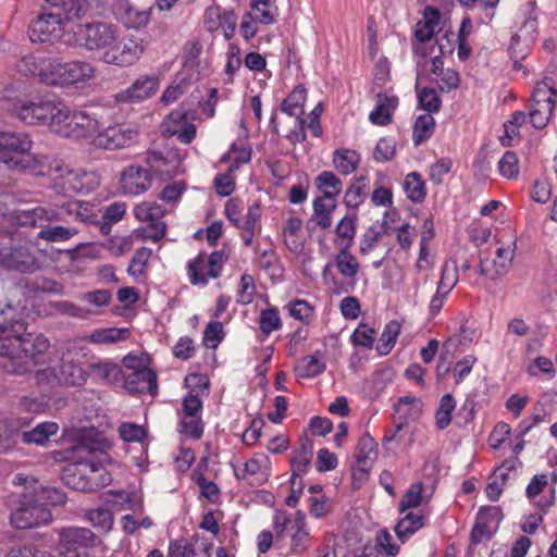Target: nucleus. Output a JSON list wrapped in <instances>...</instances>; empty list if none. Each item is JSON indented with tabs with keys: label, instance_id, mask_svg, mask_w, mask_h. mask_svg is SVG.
I'll list each match as a JSON object with an SVG mask.
<instances>
[{
	"label": "nucleus",
	"instance_id": "obj_26",
	"mask_svg": "<svg viewBox=\"0 0 557 557\" xmlns=\"http://www.w3.org/2000/svg\"><path fill=\"white\" fill-rule=\"evenodd\" d=\"M261 208L258 203L249 206L246 214L242 216L235 226L240 230V238L246 247L252 245L256 234L261 231Z\"/></svg>",
	"mask_w": 557,
	"mask_h": 557
},
{
	"label": "nucleus",
	"instance_id": "obj_20",
	"mask_svg": "<svg viewBox=\"0 0 557 557\" xmlns=\"http://www.w3.org/2000/svg\"><path fill=\"white\" fill-rule=\"evenodd\" d=\"M166 210L157 202L145 201L137 205L134 209L135 218L140 222H147L150 230L148 237L153 242H159L166 233V225L162 221Z\"/></svg>",
	"mask_w": 557,
	"mask_h": 557
},
{
	"label": "nucleus",
	"instance_id": "obj_61",
	"mask_svg": "<svg viewBox=\"0 0 557 557\" xmlns=\"http://www.w3.org/2000/svg\"><path fill=\"white\" fill-rule=\"evenodd\" d=\"M34 496L39 504L47 508L49 506H62L66 503L65 494L55 487H41L39 491H36Z\"/></svg>",
	"mask_w": 557,
	"mask_h": 557
},
{
	"label": "nucleus",
	"instance_id": "obj_25",
	"mask_svg": "<svg viewBox=\"0 0 557 557\" xmlns=\"http://www.w3.org/2000/svg\"><path fill=\"white\" fill-rule=\"evenodd\" d=\"M535 29L536 22L534 20H529L524 22L519 33L515 34L511 37L509 51L516 62L518 60L524 59L528 55L534 42L533 33L535 32Z\"/></svg>",
	"mask_w": 557,
	"mask_h": 557
},
{
	"label": "nucleus",
	"instance_id": "obj_24",
	"mask_svg": "<svg viewBox=\"0 0 557 557\" xmlns=\"http://www.w3.org/2000/svg\"><path fill=\"white\" fill-rule=\"evenodd\" d=\"M61 178L66 190L77 194H88L100 185L99 175L86 170H66Z\"/></svg>",
	"mask_w": 557,
	"mask_h": 557
},
{
	"label": "nucleus",
	"instance_id": "obj_54",
	"mask_svg": "<svg viewBox=\"0 0 557 557\" xmlns=\"http://www.w3.org/2000/svg\"><path fill=\"white\" fill-rule=\"evenodd\" d=\"M187 185L184 181H174L166 184L159 193V198L172 208L176 207L181 201Z\"/></svg>",
	"mask_w": 557,
	"mask_h": 557
},
{
	"label": "nucleus",
	"instance_id": "obj_48",
	"mask_svg": "<svg viewBox=\"0 0 557 557\" xmlns=\"http://www.w3.org/2000/svg\"><path fill=\"white\" fill-rule=\"evenodd\" d=\"M146 163L147 168L150 170L151 177L153 175L173 177L176 174L174 166H171L170 162L160 152H148Z\"/></svg>",
	"mask_w": 557,
	"mask_h": 557
},
{
	"label": "nucleus",
	"instance_id": "obj_12",
	"mask_svg": "<svg viewBox=\"0 0 557 557\" xmlns=\"http://www.w3.org/2000/svg\"><path fill=\"white\" fill-rule=\"evenodd\" d=\"M137 126L131 123H114L98 129L94 136L92 145L103 150H119L133 146L138 138Z\"/></svg>",
	"mask_w": 557,
	"mask_h": 557
},
{
	"label": "nucleus",
	"instance_id": "obj_58",
	"mask_svg": "<svg viewBox=\"0 0 557 557\" xmlns=\"http://www.w3.org/2000/svg\"><path fill=\"white\" fill-rule=\"evenodd\" d=\"M422 492L423 486L421 483L410 485L399 502V512L405 513L418 508L422 503Z\"/></svg>",
	"mask_w": 557,
	"mask_h": 557
},
{
	"label": "nucleus",
	"instance_id": "obj_30",
	"mask_svg": "<svg viewBox=\"0 0 557 557\" xmlns=\"http://www.w3.org/2000/svg\"><path fill=\"white\" fill-rule=\"evenodd\" d=\"M17 223L22 226L40 227L57 220V213L53 210L42 207H36L30 210H21L16 214Z\"/></svg>",
	"mask_w": 557,
	"mask_h": 557
},
{
	"label": "nucleus",
	"instance_id": "obj_21",
	"mask_svg": "<svg viewBox=\"0 0 557 557\" xmlns=\"http://www.w3.org/2000/svg\"><path fill=\"white\" fill-rule=\"evenodd\" d=\"M120 186L124 194L138 196L152 186L150 170L147 166L131 164L120 174Z\"/></svg>",
	"mask_w": 557,
	"mask_h": 557
},
{
	"label": "nucleus",
	"instance_id": "obj_2",
	"mask_svg": "<svg viewBox=\"0 0 557 557\" xmlns=\"http://www.w3.org/2000/svg\"><path fill=\"white\" fill-rule=\"evenodd\" d=\"M16 70L25 76L37 77L50 87L84 88L95 79L97 69L86 60L64 61L61 58L23 55L16 62Z\"/></svg>",
	"mask_w": 557,
	"mask_h": 557
},
{
	"label": "nucleus",
	"instance_id": "obj_64",
	"mask_svg": "<svg viewBox=\"0 0 557 557\" xmlns=\"http://www.w3.org/2000/svg\"><path fill=\"white\" fill-rule=\"evenodd\" d=\"M255 294L256 285L253 277L247 273L243 274L236 294V302L238 305H249L252 302Z\"/></svg>",
	"mask_w": 557,
	"mask_h": 557
},
{
	"label": "nucleus",
	"instance_id": "obj_23",
	"mask_svg": "<svg viewBox=\"0 0 557 557\" xmlns=\"http://www.w3.org/2000/svg\"><path fill=\"white\" fill-rule=\"evenodd\" d=\"M122 380L125 389L132 394L148 392L154 396L158 393L157 373L148 367L138 368L126 376L122 374Z\"/></svg>",
	"mask_w": 557,
	"mask_h": 557
},
{
	"label": "nucleus",
	"instance_id": "obj_49",
	"mask_svg": "<svg viewBox=\"0 0 557 557\" xmlns=\"http://www.w3.org/2000/svg\"><path fill=\"white\" fill-rule=\"evenodd\" d=\"M251 159V149L247 147H238L237 144H232L230 150L222 156L221 162H231L228 172L237 171L243 164H246Z\"/></svg>",
	"mask_w": 557,
	"mask_h": 557
},
{
	"label": "nucleus",
	"instance_id": "obj_42",
	"mask_svg": "<svg viewBox=\"0 0 557 557\" xmlns=\"http://www.w3.org/2000/svg\"><path fill=\"white\" fill-rule=\"evenodd\" d=\"M403 188L407 198L414 203H421L425 199V183L417 172H411L405 177Z\"/></svg>",
	"mask_w": 557,
	"mask_h": 557
},
{
	"label": "nucleus",
	"instance_id": "obj_17",
	"mask_svg": "<svg viewBox=\"0 0 557 557\" xmlns=\"http://www.w3.org/2000/svg\"><path fill=\"white\" fill-rule=\"evenodd\" d=\"M70 30H65L63 21L60 15L53 13H44L34 20L29 25V39L33 42L54 44Z\"/></svg>",
	"mask_w": 557,
	"mask_h": 557
},
{
	"label": "nucleus",
	"instance_id": "obj_29",
	"mask_svg": "<svg viewBox=\"0 0 557 557\" xmlns=\"http://www.w3.org/2000/svg\"><path fill=\"white\" fill-rule=\"evenodd\" d=\"M158 87L159 81L157 77L144 76L134 82L132 86L121 95V98L132 102L140 101L153 95Z\"/></svg>",
	"mask_w": 557,
	"mask_h": 557
},
{
	"label": "nucleus",
	"instance_id": "obj_47",
	"mask_svg": "<svg viewBox=\"0 0 557 557\" xmlns=\"http://www.w3.org/2000/svg\"><path fill=\"white\" fill-rule=\"evenodd\" d=\"M367 178L364 176L354 178L344 196V203L348 208L358 209L367 197Z\"/></svg>",
	"mask_w": 557,
	"mask_h": 557
},
{
	"label": "nucleus",
	"instance_id": "obj_41",
	"mask_svg": "<svg viewBox=\"0 0 557 557\" xmlns=\"http://www.w3.org/2000/svg\"><path fill=\"white\" fill-rule=\"evenodd\" d=\"M326 366L322 355L314 354L305 356L296 367V373L299 377H314L325 370Z\"/></svg>",
	"mask_w": 557,
	"mask_h": 557
},
{
	"label": "nucleus",
	"instance_id": "obj_60",
	"mask_svg": "<svg viewBox=\"0 0 557 557\" xmlns=\"http://www.w3.org/2000/svg\"><path fill=\"white\" fill-rule=\"evenodd\" d=\"M52 307L57 312L61 314L76 318L79 320H87L94 314V312L90 309L79 307L67 300L54 301L52 302Z\"/></svg>",
	"mask_w": 557,
	"mask_h": 557
},
{
	"label": "nucleus",
	"instance_id": "obj_37",
	"mask_svg": "<svg viewBox=\"0 0 557 557\" xmlns=\"http://www.w3.org/2000/svg\"><path fill=\"white\" fill-rule=\"evenodd\" d=\"M59 426L55 422L46 421L37 424L30 431L22 432V441L25 444L44 445L49 437L57 434Z\"/></svg>",
	"mask_w": 557,
	"mask_h": 557
},
{
	"label": "nucleus",
	"instance_id": "obj_3",
	"mask_svg": "<svg viewBox=\"0 0 557 557\" xmlns=\"http://www.w3.org/2000/svg\"><path fill=\"white\" fill-rule=\"evenodd\" d=\"M78 459L67 465L62 472L63 482L73 490L92 492L112 482L106 465L111 458L95 445L81 444L75 447Z\"/></svg>",
	"mask_w": 557,
	"mask_h": 557
},
{
	"label": "nucleus",
	"instance_id": "obj_39",
	"mask_svg": "<svg viewBox=\"0 0 557 557\" xmlns=\"http://www.w3.org/2000/svg\"><path fill=\"white\" fill-rule=\"evenodd\" d=\"M251 10L253 18L263 25H270L275 22L278 15V8L273 0H251Z\"/></svg>",
	"mask_w": 557,
	"mask_h": 557
},
{
	"label": "nucleus",
	"instance_id": "obj_53",
	"mask_svg": "<svg viewBox=\"0 0 557 557\" xmlns=\"http://www.w3.org/2000/svg\"><path fill=\"white\" fill-rule=\"evenodd\" d=\"M77 233V230L74 227H65V226H52L49 227L45 224V226L38 232L37 237L50 243H62L72 238Z\"/></svg>",
	"mask_w": 557,
	"mask_h": 557
},
{
	"label": "nucleus",
	"instance_id": "obj_63",
	"mask_svg": "<svg viewBox=\"0 0 557 557\" xmlns=\"http://www.w3.org/2000/svg\"><path fill=\"white\" fill-rule=\"evenodd\" d=\"M459 281L458 276V268L455 262H445L442 272L441 277L437 283V288L444 292H451L455 286L457 285Z\"/></svg>",
	"mask_w": 557,
	"mask_h": 557
},
{
	"label": "nucleus",
	"instance_id": "obj_43",
	"mask_svg": "<svg viewBox=\"0 0 557 557\" xmlns=\"http://www.w3.org/2000/svg\"><path fill=\"white\" fill-rule=\"evenodd\" d=\"M491 522V512L481 509L470 534L473 544H480L484 540H490L493 536L495 531L492 530Z\"/></svg>",
	"mask_w": 557,
	"mask_h": 557
},
{
	"label": "nucleus",
	"instance_id": "obj_7",
	"mask_svg": "<svg viewBox=\"0 0 557 557\" xmlns=\"http://www.w3.org/2000/svg\"><path fill=\"white\" fill-rule=\"evenodd\" d=\"M63 102L48 97L18 99L13 104L15 116L27 125H46L53 133V122Z\"/></svg>",
	"mask_w": 557,
	"mask_h": 557
},
{
	"label": "nucleus",
	"instance_id": "obj_8",
	"mask_svg": "<svg viewBox=\"0 0 557 557\" xmlns=\"http://www.w3.org/2000/svg\"><path fill=\"white\" fill-rule=\"evenodd\" d=\"M33 140L26 133L0 132V161L13 169H29Z\"/></svg>",
	"mask_w": 557,
	"mask_h": 557
},
{
	"label": "nucleus",
	"instance_id": "obj_51",
	"mask_svg": "<svg viewBox=\"0 0 557 557\" xmlns=\"http://www.w3.org/2000/svg\"><path fill=\"white\" fill-rule=\"evenodd\" d=\"M284 308L292 318L302 323H309L314 314L313 306L305 299L290 300Z\"/></svg>",
	"mask_w": 557,
	"mask_h": 557
},
{
	"label": "nucleus",
	"instance_id": "obj_50",
	"mask_svg": "<svg viewBox=\"0 0 557 557\" xmlns=\"http://www.w3.org/2000/svg\"><path fill=\"white\" fill-rule=\"evenodd\" d=\"M456 408V400L451 394H445L440 400L435 412V424L438 430L446 429L451 422L453 411Z\"/></svg>",
	"mask_w": 557,
	"mask_h": 557
},
{
	"label": "nucleus",
	"instance_id": "obj_4",
	"mask_svg": "<svg viewBox=\"0 0 557 557\" xmlns=\"http://www.w3.org/2000/svg\"><path fill=\"white\" fill-rule=\"evenodd\" d=\"M359 272L360 263L350 249H339L333 262L324 265L322 280L332 294H350L357 286Z\"/></svg>",
	"mask_w": 557,
	"mask_h": 557
},
{
	"label": "nucleus",
	"instance_id": "obj_35",
	"mask_svg": "<svg viewBox=\"0 0 557 557\" xmlns=\"http://www.w3.org/2000/svg\"><path fill=\"white\" fill-rule=\"evenodd\" d=\"M131 332L126 327H101L96 329L86 339L96 345H109L125 341Z\"/></svg>",
	"mask_w": 557,
	"mask_h": 557
},
{
	"label": "nucleus",
	"instance_id": "obj_22",
	"mask_svg": "<svg viewBox=\"0 0 557 557\" xmlns=\"http://www.w3.org/2000/svg\"><path fill=\"white\" fill-rule=\"evenodd\" d=\"M112 14L126 28H141L150 21L151 9H138L129 0H113Z\"/></svg>",
	"mask_w": 557,
	"mask_h": 557
},
{
	"label": "nucleus",
	"instance_id": "obj_57",
	"mask_svg": "<svg viewBox=\"0 0 557 557\" xmlns=\"http://www.w3.org/2000/svg\"><path fill=\"white\" fill-rule=\"evenodd\" d=\"M375 330L369 326L367 323H359L350 335V343L355 347H362L366 349H372L375 341Z\"/></svg>",
	"mask_w": 557,
	"mask_h": 557
},
{
	"label": "nucleus",
	"instance_id": "obj_28",
	"mask_svg": "<svg viewBox=\"0 0 557 557\" xmlns=\"http://www.w3.org/2000/svg\"><path fill=\"white\" fill-rule=\"evenodd\" d=\"M89 377L96 382L113 384L122 380V369L119 364L108 361L99 360L88 366Z\"/></svg>",
	"mask_w": 557,
	"mask_h": 557
},
{
	"label": "nucleus",
	"instance_id": "obj_6",
	"mask_svg": "<svg viewBox=\"0 0 557 557\" xmlns=\"http://www.w3.org/2000/svg\"><path fill=\"white\" fill-rule=\"evenodd\" d=\"M117 27L112 23L96 21L78 24L66 34L64 42L87 51H102L114 41Z\"/></svg>",
	"mask_w": 557,
	"mask_h": 557
},
{
	"label": "nucleus",
	"instance_id": "obj_1",
	"mask_svg": "<svg viewBox=\"0 0 557 557\" xmlns=\"http://www.w3.org/2000/svg\"><path fill=\"white\" fill-rule=\"evenodd\" d=\"M4 311L0 312V356L8 357L7 371L15 374H34L37 384L84 385L89 369L84 368L81 359L85 349L76 345L66 348L61 358L60 373L51 366L50 343L42 334L25 333L22 321L3 322Z\"/></svg>",
	"mask_w": 557,
	"mask_h": 557
},
{
	"label": "nucleus",
	"instance_id": "obj_33",
	"mask_svg": "<svg viewBox=\"0 0 557 557\" xmlns=\"http://www.w3.org/2000/svg\"><path fill=\"white\" fill-rule=\"evenodd\" d=\"M284 245L292 252L298 253L304 248L302 221L300 218L290 216L286 220L282 232Z\"/></svg>",
	"mask_w": 557,
	"mask_h": 557
},
{
	"label": "nucleus",
	"instance_id": "obj_40",
	"mask_svg": "<svg viewBox=\"0 0 557 557\" xmlns=\"http://www.w3.org/2000/svg\"><path fill=\"white\" fill-rule=\"evenodd\" d=\"M401 325L397 320L387 322L376 345V351L380 356L388 355L394 348L400 334Z\"/></svg>",
	"mask_w": 557,
	"mask_h": 557
},
{
	"label": "nucleus",
	"instance_id": "obj_62",
	"mask_svg": "<svg viewBox=\"0 0 557 557\" xmlns=\"http://www.w3.org/2000/svg\"><path fill=\"white\" fill-rule=\"evenodd\" d=\"M441 98L433 88L424 87L418 91L419 108L426 111V114L435 113L441 108Z\"/></svg>",
	"mask_w": 557,
	"mask_h": 557
},
{
	"label": "nucleus",
	"instance_id": "obj_11",
	"mask_svg": "<svg viewBox=\"0 0 557 557\" xmlns=\"http://www.w3.org/2000/svg\"><path fill=\"white\" fill-rule=\"evenodd\" d=\"M227 256L222 250H215L210 255L200 252L187 263V276L191 285L206 286L209 278H218L223 270Z\"/></svg>",
	"mask_w": 557,
	"mask_h": 557
},
{
	"label": "nucleus",
	"instance_id": "obj_34",
	"mask_svg": "<svg viewBox=\"0 0 557 557\" xmlns=\"http://www.w3.org/2000/svg\"><path fill=\"white\" fill-rule=\"evenodd\" d=\"M397 107V98L377 95L376 106L369 114V120L374 125H386L392 120V113Z\"/></svg>",
	"mask_w": 557,
	"mask_h": 557
},
{
	"label": "nucleus",
	"instance_id": "obj_5",
	"mask_svg": "<svg viewBox=\"0 0 557 557\" xmlns=\"http://www.w3.org/2000/svg\"><path fill=\"white\" fill-rule=\"evenodd\" d=\"M99 127L100 122L95 114L72 109L64 103L53 122V133L58 136L73 140H90L91 144Z\"/></svg>",
	"mask_w": 557,
	"mask_h": 557
},
{
	"label": "nucleus",
	"instance_id": "obj_52",
	"mask_svg": "<svg viewBox=\"0 0 557 557\" xmlns=\"http://www.w3.org/2000/svg\"><path fill=\"white\" fill-rule=\"evenodd\" d=\"M89 0H69L62 7L64 20L67 23H74L82 20L90 11Z\"/></svg>",
	"mask_w": 557,
	"mask_h": 557
},
{
	"label": "nucleus",
	"instance_id": "obj_44",
	"mask_svg": "<svg viewBox=\"0 0 557 557\" xmlns=\"http://www.w3.org/2000/svg\"><path fill=\"white\" fill-rule=\"evenodd\" d=\"M377 445L375 441L369 435L363 434L356 446V458L358 465L371 466L376 459Z\"/></svg>",
	"mask_w": 557,
	"mask_h": 557
},
{
	"label": "nucleus",
	"instance_id": "obj_46",
	"mask_svg": "<svg viewBox=\"0 0 557 557\" xmlns=\"http://www.w3.org/2000/svg\"><path fill=\"white\" fill-rule=\"evenodd\" d=\"M435 120L431 114H421L416 119L412 132L414 146L426 141L434 133Z\"/></svg>",
	"mask_w": 557,
	"mask_h": 557
},
{
	"label": "nucleus",
	"instance_id": "obj_9",
	"mask_svg": "<svg viewBox=\"0 0 557 557\" xmlns=\"http://www.w3.org/2000/svg\"><path fill=\"white\" fill-rule=\"evenodd\" d=\"M145 52L144 40L134 35L114 36V41L101 55L102 62L119 67L132 66L139 61Z\"/></svg>",
	"mask_w": 557,
	"mask_h": 557
},
{
	"label": "nucleus",
	"instance_id": "obj_32",
	"mask_svg": "<svg viewBox=\"0 0 557 557\" xmlns=\"http://www.w3.org/2000/svg\"><path fill=\"white\" fill-rule=\"evenodd\" d=\"M357 233V215L347 214L335 226V245L339 249H350Z\"/></svg>",
	"mask_w": 557,
	"mask_h": 557
},
{
	"label": "nucleus",
	"instance_id": "obj_18",
	"mask_svg": "<svg viewBox=\"0 0 557 557\" xmlns=\"http://www.w3.org/2000/svg\"><path fill=\"white\" fill-rule=\"evenodd\" d=\"M0 267L21 273H34L40 269V263L29 247L16 245L0 249Z\"/></svg>",
	"mask_w": 557,
	"mask_h": 557
},
{
	"label": "nucleus",
	"instance_id": "obj_16",
	"mask_svg": "<svg viewBox=\"0 0 557 557\" xmlns=\"http://www.w3.org/2000/svg\"><path fill=\"white\" fill-rule=\"evenodd\" d=\"M60 557H82L79 550L95 546L96 535L87 528L66 527L58 532Z\"/></svg>",
	"mask_w": 557,
	"mask_h": 557
},
{
	"label": "nucleus",
	"instance_id": "obj_56",
	"mask_svg": "<svg viewBox=\"0 0 557 557\" xmlns=\"http://www.w3.org/2000/svg\"><path fill=\"white\" fill-rule=\"evenodd\" d=\"M260 331L263 335L269 336L272 332L282 327L280 312L275 307L262 309L259 318Z\"/></svg>",
	"mask_w": 557,
	"mask_h": 557
},
{
	"label": "nucleus",
	"instance_id": "obj_59",
	"mask_svg": "<svg viewBox=\"0 0 557 557\" xmlns=\"http://www.w3.org/2000/svg\"><path fill=\"white\" fill-rule=\"evenodd\" d=\"M421 408L422 401L414 396H404L395 405V410L404 420L416 419L420 414Z\"/></svg>",
	"mask_w": 557,
	"mask_h": 557
},
{
	"label": "nucleus",
	"instance_id": "obj_31",
	"mask_svg": "<svg viewBox=\"0 0 557 557\" xmlns=\"http://www.w3.org/2000/svg\"><path fill=\"white\" fill-rule=\"evenodd\" d=\"M401 515L403 517L395 525L394 531L397 537L404 543L424 527L425 517L420 511H407Z\"/></svg>",
	"mask_w": 557,
	"mask_h": 557
},
{
	"label": "nucleus",
	"instance_id": "obj_38",
	"mask_svg": "<svg viewBox=\"0 0 557 557\" xmlns=\"http://www.w3.org/2000/svg\"><path fill=\"white\" fill-rule=\"evenodd\" d=\"M315 186L322 193V196L330 200H336L342 193V181L331 171H323L315 177Z\"/></svg>",
	"mask_w": 557,
	"mask_h": 557
},
{
	"label": "nucleus",
	"instance_id": "obj_14",
	"mask_svg": "<svg viewBox=\"0 0 557 557\" xmlns=\"http://www.w3.org/2000/svg\"><path fill=\"white\" fill-rule=\"evenodd\" d=\"M516 253V242L507 247L499 246L494 252L490 249L480 250L479 273L495 281L505 275L511 268Z\"/></svg>",
	"mask_w": 557,
	"mask_h": 557
},
{
	"label": "nucleus",
	"instance_id": "obj_19",
	"mask_svg": "<svg viewBox=\"0 0 557 557\" xmlns=\"http://www.w3.org/2000/svg\"><path fill=\"white\" fill-rule=\"evenodd\" d=\"M234 475L250 486H261L271 475L269 459L264 455H255L242 465L231 462Z\"/></svg>",
	"mask_w": 557,
	"mask_h": 557
},
{
	"label": "nucleus",
	"instance_id": "obj_10",
	"mask_svg": "<svg viewBox=\"0 0 557 557\" xmlns=\"http://www.w3.org/2000/svg\"><path fill=\"white\" fill-rule=\"evenodd\" d=\"M557 91L547 82H539L532 92L529 106V121L536 129L547 126L556 104Z\"/></svg>",
	"mask_w": 557,
	"mask_h": 557
},
{
	"label": "nucleus",
	"instance_id": "obj_15",
	"mask_svg": "<svg viewBox=\"0 0 557 557\" xmlns=\"http://www.w3.org/2000/svg\"><path fill=\"white\" fill-rule=\"evenodd\" d=\"M25 500L10 516V523L18 530L36 528L51 522L49 508L39 504L35 496H24Z\"/></svg>",
	"mask_w": 557,
	"mask_h": 557
},
{
	"label": "nucleus",
	"instance_id": "obj_45",
	"mask_svg": "<svg viewBox=\"0 0 557 557\" xmlns=\"http://www.w3.org/2000/svg\"><path fill=\"white\" fill-rule=\"evenodd\" d=\"M360 162L359 154L349 149H341L334 152L333 164L343 175L351 174Z\"/></svg>",
	"mask_w": 557,
	"mask_h": 557
},
{
	"label": "nucleus",
	"instance_id": "obj_36",
	"mask_svg": "<svg viewBox=\"0 0 557 557\" xmlns=\"http://www.w3.org/2000/svg\"><path fill=\"white\" fill-rule=\"evenodd\" d=\"M306 100V87L304 85H297L282 102L281 110L289 116L304 117V106Z\"/></svg>",
	"mask_w": 557,
	"mask_h": 557
},
{
	"label": "nucleus",
	"instance_id": "obj_27",
	"mask_svg": "<svg viewBox=\"0 0 557 557\" xmlns=\"http://www.w3.org/2000/svg\"><path fill=\"white\" fill-rule=\"evenodd\" d=\"M313 456V443L309 438L300 441L298 448H296L290 456L289 463L292 475L295 478L302 479L308 472Z\"/></svg>",
	"mask_w": 557,
	"mask_h": 557
},
{
	"label": "nucleus",
	"instance_id": "obj_55",
	"mask_svg": "<svg viewBox=\"0 0 557 557\" xmlns=\"http://www.w3.org/2000/svg\"><path fill=\"white\" fill-rule=\"evenodd\" d=\"M86 518L94 528L107 533L113 527V515L111 510L103 507L90 509L86 513Z\"/></svg>",
	"mask_w": 557,
	"mask_h": 557
},
{
	"label": "nucleus",
	"instance_id": "obj_13",
	"mask_svg": "<svg viewBox=\"0 0 557 557\" xmlns=\"http://www.w3.org/2000/svg\"><path fill=\"white\" fill-rule=\"evenodd\" d=\"M277 536L290 537V549L294 553H304L310 547V534L307 529L306 517L298 511L294 518L286 515H275L273 522Z\"/></svg>",
	"mask_w": 557,
	"mask_h": 557
}]
</instances>
